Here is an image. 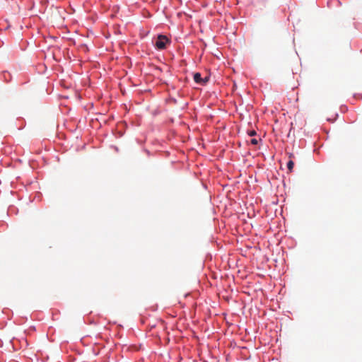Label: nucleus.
Listing matches in <instances>:
<instances>
[{
    "instance_id": "4",
    "label": "nucleus",
    "mask_w": 362,
    "mask_h": 362,
    "mask_svg": "<svg viewBox=\"0 0 362 362\" xmlns=\"http://www.w3.org/2000/svg\"><path fill=\"white\" fill-rule=\"evenodd\" d=\"M250 144L252 145H257L258 144V140L257 139H252L250 140Z\"/></svg>"
},
{
    "instance_id": "1",
    "label": "nucleus",
    "mask_w": 362,
    "mask_h": 362,
    "mask_svg": "<svg viewBox=\"0 0 362 362\" xmlns=\"http://www.w3.org/2000/svg\"><path fill=\"white\" fill-rule=\"evenodd\" d=\"M168 42L169 40L166 36L160 35L155 41V47L158 49H164Z\"/></svg>"
},
{
    "instance_id": "5",
    "label": "nucleus",
    "mask_w": 362,
    "mask_h": 362,
    "mask_svg": "<svg viewBox=\"0 0 362 362\" xmlns=\"http://www.w3.org/2000/svg\"><path fill=\"white\" fill-rule=\"evenodd\" d=\"M248 134H249L250 136H255V135H256V132H255V130L250 131V132H248Z\"/></svg>"
},
{
    "instance_id": "2",
    "label": "nucleus",
    "mask_w": 362,
    "mask_h": 362,
    "mask_svg": "<svg viewBox=\"0 0 362 362\" xmlns=\"http://www.w3.org/2000/svg\"><path fill=\"white\" fill-rule=\"evenodd\" d=\"M194 80L196 83L204 85L208 81V77L203 79L199 73H195L194 74Z\"/></svg>"
},
{
    "instance_id": "3",
    "label": "nucleus",
    "mask_w": 362,
    "mask_h": 362,
    "mask_svg": "<svg viewBox=\"0 0 362 362\" xmlns=\"http://www.w3.org/2000/svg\"><path fill=\"white\" fill-rule=\"evenodd\" d=\"M294 166V163L292 160H289L287 163V168L289 172H291L293 170Z\"/></svg>"
}]
</instances>
